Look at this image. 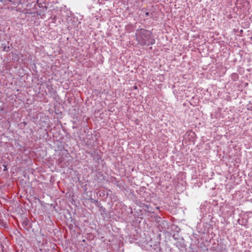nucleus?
<instances>
[{"label": "nucleus", "mask_w": 252, "mask_h": 252, "mask_svg": "<svg viewBox=\"0 0 252 252\" xmlns=\"http://www.w3.org/2000/svg\"><path fill=\"white\" fill-rule=\"evenodd\" d=\"M135 38L138 44L141 46H149L155 43V39L152 32L144 29L136 31Z\"/></svg>", "instance_id": "obj_1"}, {"label": "nucleus", "mask_w": 252, "mask_h": 252, "mask_svg": "<svg viewBox=\"0 0 252 252\" xmlns=\"http://www.w3.org/2000/svg\"><path fill=\"white\" fill-rule=\"evenodd\" d=\"M145 15L146 16H148L149 15V12H146L145 13Z\"/></svg>", "instance_id": "obj_2"}, {"label": "nucleus", "mask_w": 252, "mask_h": 252, "mask_svg": "<svg viewBox=\"0 0 252 252\" xmlns=\"http://www.w3.org/2000/svg\"><path fill=\"white\" fill-rule=\"evenodd\" d=\"M133 88H134V89H135V90L137 89V86H134L133 87Z\"/></svg>", "instance_id": "obj_3"}]
</instances>
